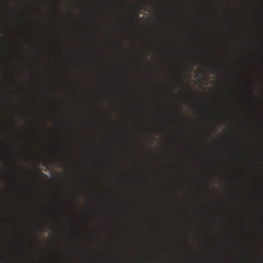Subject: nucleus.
Returning a JSON list of instances; mask_svg holds the SVG:
<instances>
[{
	"label": "nucleus",
	"instance_id": "obj_3",
	"mask_svg": "<svg viewBox=\"0 0 263 263\" xmlns=\"http://www.w3.org/2000/svg\"><path fill=\"white\" fill-rule=\"evenodd\" d=\"M191 92L192 93H195V92H194V91H192V90H191Z\"/></svg>",
	"mask_w": 263,
	"mask_h": 263
},
{
	"label": "nucleus",
	"instance_id": "obj_1",
	"mask_svg": "<svg viewBox=\"0 0 263 263\" xmlns=\"http://www.w3.org/2000/svg\"><path fill=\"white\" fill-rule=\"evenodd\" d=\"M40 174V175H43L44 176H46V175L44 174L42 172H41V171H39L38 172Z\"/></svg>",
	"mask_w": 263,
	"mask_h": 263
},
{
	"label": "nucleus",
	"instance_id": "obj_2",
	"mask_svg": "<svg viewBox=\"0 0 263 263\" xmlns=\"http://www.w3.org/2000/svg\"><path fill=\"white\" fill-rule=\"evenodd\" d=\"M4 156L1 155H0V160L1 159H4Z\"/></svg>",
	"mask_w": 263,
	"mask_h": 263
}]
</instances>
